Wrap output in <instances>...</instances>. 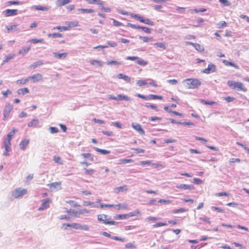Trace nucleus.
Returning <instances> with one entry per match:
<instances>
[{"mask_svg":"<svg viewBox=\"0 0 249 249\" xmlns=\"http://www.w3.org/2000/svg\"><path fill=\"white\" fill-rule=\"evenodd\" d=\"M27 193V190L22 188H18L15 189L12 193V196L15 198L22 197Z\"/></svg>","mask_w":249,"mask_h":249,"instance_id":"3","label":"nucleus"},{"mask_svg":"<svg viewBox=\"0 0 249 249\" xmlns=\"http://www.w3.org/2000/svg\"><path fill=\"white\" fill-rule=\"evenodd\" d=\"M17 92L19 94L24 95L28 93L29 92V90L27 88H24L18 89Z\"/></svg>","mask_w":249,"mask_h":249,"instance_id":"28","label":"nucleus"},{"mask_svg":"<svg viewBox=\"0 0 249 249\" xmlns=\"http://www.w3.org/2000/svg\"><path fill=\"white\" fill-rule=\"evenodd\" d=\"M3 147L4 148V151L3 155L4 156L9 155V152L11 151V140L9 138H5L3 142Z\"/></svg>","mask_w":249,"mask_h":249,"instance_id":"5","label":"nucleus"},{"mask_svg":"<svg viewBox=\"0 0 249 249\" xmlns=\"http://www.w3.org/2000/svg\"><path fill=\"white\" fill-rule=\"evenodd\" d=\"M107 64L108 65H116V66H119L122 64L121 62L116 61V60H110L108 61L107 62Z\"/></svg>","mask_w":249,"mask_h":249,"instance_id":"34","label":"nucleus"},{"mask_svg":"<svg viewBox=\"0 0 249 249\" xmlns=\"http://www.w3.org/2000/svg\"><path fill=\"white\" fill-rule=\"evenodd\" d=\"M50 202V200L49 198H45L42 200L41 206L38 208L39 211H42L49 207V203Z\"/></svg>","mask_w":249,"mask_h":249,"instance_id":"10","label":"nucleus"},{"mask_svg":"<svg viewBox=\"0 0 249 249\" xmlns=\"http://www.w3.org/2000/svg\"><path fill=\"white\" fill-rule=\"evenodd\" d=\"M154 45L156 47L162 48L163 49H166V46L164 43H156L154 44Z\"/></svg>","mask_w":249,"mask_h":249,"instance_id":"58","label":"nucleus"},{"mask_svg":"<svg viewBox=\"0 0 249 249\" xmlns=\"http://www.w3.org/2000/svg\"><path fill=\"white\" fill-rule=\"evenodd\" d=\"M227 84L230 87L234 89L243 91H246L247 90V89L241 82L229 80L228 81Z\"/></svg>","mask_w":249,"mask_h":249,"instance_id":"2","label":"nucleus"},{"mask_svg":"<svg viewBox=\"0 0 249 249\" xmlns=\"http://www.w3.org/2000/svg\"><path fill=\"white\" fill-rule=\"evenodd\" d=\"M223 63L226 66H230L234 67L236 69H237L238 68V66L234 63L231 62H229L226 60H223Z\"/></svg>","mask_w":249,"mask_h":249,"instance_id":"38","label":"nucleus"},{"mask_svg":"<svg viewBox=\"0 0 249 249\" xmlns=\"http://www.w3.org/2000/svg\"><path fill=\"white\" fill-rule=\"evenodd\" d=\"M199 220L203 221L205 222H206L209 224H211V221L210 220V218H207V217H199Z\"/></svg>","mask_w":249,"mask_h":249,"instance_id":"64","label":"nucleus"},{"mask_svg":"<svg viewBox=\"0 0 249 249\" xmlns=\"http://www.w3.org/2000/svg\"><path fill=\"white\" fill-rule=\"evenodd\" d=\"M71 2V0H57L56 3L58 7H60L67 4Z\"/></svg>","mask_w":249,"mask_h":249,"instance_id":"20","label":"nucleus"},{"mask_svg":"<svg viewBox=\"0 0 249 249\" xmlns=\"http://www.w3.org/2000/svg\"><path fill=\"white\" fill-rule=\"evenodd\" d=\"M29 80H32L33 83L40 81L43 79L42 75L40 73H36L28 77Z\"/></svg>","mask_w":249,"mask_h":249,"instance_id":"8","label":"nucleus"},{"mask_svg":"<svg viewBox=\"0 0 249 249\" xmlns=\"http://www.w3.org/2000/svg\"><path fill=\"white\" fill-rule=\"evenodd\" d=\"M84 170H85V173L87 175H91L95 172V170L93 169H88L87 168H84Z\"/></svg>","mask_w":249,"mask_h":249,"instance_id":"60","label":"nucleus"},{"mask_svg":"<svg viewBox=\"0 0 249 249\" xmlns=\"http://www.w3.org/2000/svg\"><path fill=\"white\" fill-rule=\"evenodd\" d=\"M149 100L150 99H162L163 97L162 96H158L157 95L150 94L148 95Z\"/></svg>","mask_w":249,"mask_h":249,"instance_id":"47","label":"nucleus"},{"mask_svg":"<svg viewBox=\"0 0 249 249\" xmlns=\"http://www.w3.org/2000/svg\"><path fill=\"white\" fill-rule=\"evenodd\" d=\"M53 160L55 163H57L60 164H63L62 162L61 161V158L59 157L54 156Z\"/></svg>","mask_w":249,"mask_h":249,"instance_id":"61","label":"nucleus"},{"mask_svg":"<svg viewBox=\"0 0 249 249\" xmlns=\"http://www.w3.org/2000/svg\"><path fill=\"white\" fill-rule=\"evenodd\" d=\"M139 38L142 40L144 42H148L153 40V37L140 36Z\"/></svg>","mask_w":249,"mask_h":249,"instance_id":"40","label":"nucleus"},{"mask_svg":"<svg viewBox=\"0 0 249 249\" xmlns=\"http://www.w3.org/2000/svg\"><path fill=\"white\" fill-rule=\"evenodd\" d=\"M64 226H66L67 227H71L75 229H81V224L79 223H72V224H65L63 225Z\"/></svg>","mask_w":249,"mask_h":249,"instance_id":"18","label":"nucleus"},{"mask_svg":"<svg viewBox=\"0 0 249 249\" xmlns=\"http://www.w3.org/2000/svg\"><path fill=\"white\" fill-rule=\"evenodd\" d=\"M114 218L116 219H127V214H117L114 216Z\"/></svg>","mask_w":249,"mask_h":249,"instance_id":"44","label":"nucleus"},{"mask_svg":"<svg viewBox=\"0 0 249 249\" xmlns=\"http://www.w3.org/2000/svg\"><path fill=\"white\" fill-rule=\"evenodd\" d=\"M142 23H144L149 25L152 26L154 25V22L149 18H145V19L143 18V21L142 22Z\"/></svg>","mask_w":249,"mask_h":249,"instance_id":"51","label":"nucleus"},{"mask_svg":"<svg viewBox=\"0 0 249 249\" xmlns=\"http://www.w3.org/2000/svg\"><path fill=\"white\" fill-rule=\"evenodd\" d=\"M49 130L52 134L56 133L59 131L58 129L55 127H50Z\"/></svg>","mask_w":249,"mask_h":249,"instance_id":"63","label":"nucleus"},{"mask_svg":"<svg viewBox=\"0 0 249 249\" xmlns=\"http://www.w3.org/2000/svg\"><path fill=\"white\" fill-rule=\"evenodd\" d=\"M216 71V67L214 65L211 64H209L207 67V68L205 69L203 71V72L209 74L212 72H215Z\"/></svg>","mask_w":249,"mask_h":249,"instance_id":"11","label":"nucleus"},{"mask_svg":"<svg viewBox=\"0 0 249 249\" xmlns=\"http://www.w3.org/2000/svg\"><path fill=\"white\" fill-rule=\"evenodd\" d=\"M201 103L204 105H213L217 104L216 102L211 101H206L204 100H202L201 101Z\"/></svg>","mask_w":249,"mask_h":249,"instance_id":"46","label":"nucleus"},{"mask_svg":"<svg viewBox=\"0 0 249 249\" xmlns=\"http://www.w3.org/2000/svg\"><path fill=\"white\" fill-rule=\"evenodd\" d=\"M189 43L192 44L198 51L203 52L204 50L203 47L199 45V44L191 42H190Z\"/></svg>","mask_w":249,"mask_h":249,"instance_id":"26","label":"nucleus"},{"mask_svg":"<svg viewBox=\"0 0 249 249\" xmlns=\"http://www.w3.org/2000/svg\"><path fill=\"white\" fill-rule=\"evenodd\" d=\"M187 211V209L183 208H179L178 209L174 210L172 211V213H183V212H186Z\"/></svg>","mask_w":249,"mask_h":249,"instance_id":"48","label":"nucleus"},{"mask_svg":"<svg viewBox=\"0 0 249 249\" xmlns=\"http://www.w3.org/2000/svg\"><path fill=\"white\" fill-rule=\"evenodd\" d=\"M13 109V106L10 103H7L3 111V120H7L9 116L10 113Z\"/></svg>","mask_w":249,"mask_h":249,"instance_id":"6","label":"nucleus"},{"mask_svg":"<svg viewBox=\"0 0 249 249\" xmlns=\"http://www.w3.org/2000/svg\"><path fill=\"white\" fill-rule=\"evenodd\" d=\"M134 160L131 159H121L119 160V164H126L128 163H132Z\"/></svg>","mask_w":249,"mask_h":249,"instance_id":"25","label":"nucleus"},{"mask_svg":"<svg viewBox=\"0 0 249 249\" xmlns=\"http://www.w3.org/2000/svg\"><path fill=\"white\" fill-rule=\"evenodd\" d=\"M29 139H25L22 140L19 144V148L23 151L25 150L27 146L29 144Z\"/></svg>","mask_w":249,"mask_h":249,"instance_id":"13","label":"nucleus"},{"mask_svg":"<svg viewBox=\"0 0 249 249\" xmlns=\"http://www.w3.org/2000/svg\"><path fill=\"white\" fill-rule=\"evenodd\" d=\"M94 149L96 151L98 152L103 155L108 154L110 153V151L108 150H105V149H100V148H99L97 147H94Z\"/></svg>","mask_w":249,"mask_h":249,"instance_id":"31","label":"nucleus"},{"mask_svg":"<svg viewBox=\"0 0 249 249\" xmlns=\"http://www.w3.org/2000/svg\"><path fill=\"white\" fill-rule=\"evenodd\" d=\"M15 57H16V54L14 53H10L8 55H5L3 57L2 65L5 63H8L12 59H14Z\"/></svg>","mask_w":249,"mask_h":249,"instance_id":"14","label":"nucleus"},{"mask_svg":"<svg viewBox=\"0 0 249 249\" xmlns=\"http://www.w3.org/2000/svg\"><path fill=\"white\" fill-rule=\"evenodd\" d=\"M126 60H129L132 61L137 60L136 63L139 65L145 66L147 64V62L143 59L140 58L138 56H127L126 58Z\"/></svg>","mask_w":249,"mask_h":249,"instance_id":"7","label":"nucleus"},{"mask_svg":"<svg viewBox=\"0 0 249 249\" xmlns=\"http://www.w3.org/2000/svg\"><path fill=\"white\" fill-rule=\"evenodd\" d=\"M111 125L120 128H121L123 126L122 124L119 122H112Z\"/></svg>","mask_w":249,"mask_h":249,"instance_id":"62","label":"nucleus"},{"mask_svg":"<svg viewBox=\"0 0 249 249\" xmlns=\"http://www.w3.org/2000/svg\"><path fill=\"white\" fill-rule=\"evenodd\" d=\"M135 96L139 98H140L143 100H149L148 96H144V95H143L139 94V93L136 94Z\"/></svg>","mask_w":249,"mask_h":249,"instance_id":"59","label":"nucleus"},{"mask_svg":"<svg viewBox=\"0 0 249 249\" xmlns=\"http://www.w3.org/2000/svg\"><path fill=\"white\" fill-rule=\"evenodd\" d=\"M86 2L89 4H97L99 5L101 4V0H85Z\"/></svg>","mask_w":249,"mask_h":249,"instance_id":"43","label":"nucleus"},{"mask_svg":"<svg viewBox=\"0 0 249 249\" xmlns=\"http://www.w3.org/2000/svg\"><path fill=\"white\" fill-rule=\"evenodd\" d=\"M127 26L131 27L132 28L137 29H141V27H142V26H140L139 25H136L135 24H132L130 23H128L127 24Z\"/></svg>","mask_w":249,"mask_h":249,"instance_id":"56","label":"nucleus"},{"mask_svg":"<svg viewBox=\"0 0 249 249\" xmlns=\"http://www.w3.org/2000/svg\"><path fill=\"white\" fill-rule=\"evenodd\" d=\"M186 87L189 89L198 88L201 85V81L197 78H188L183 81Z\"/></svg>","mask_w":249,"mask_h":249,"instance_id":"1","label":"nucleus"},{"mask_svg":"<svg viewBox=\"0 0 249 249\" xmlns=\"http://www.w3.org/2000/svg\"><path fill=\"white\" fill-rule=\"evenodd\" d=\"M132 127L136 131H137L140 134L144 135L145 132L144 130L142 128L141 125L138 123H133L131 124Z\"/></svg>","mask_w":249,"mask_h":249,"instance_id":"9","label":"nucleus"},{"mask_svg":"<svg viewBox=\"0 0 249 249\" xmlns=\"http://www.w3.org/2000/svg\"><path fill=\"white\" fill-rule=\"evenodd\" d=\"M78 11L81 12V13H92L94 12V10L92 9H84L80 8L78 9Z\"/></svg>","mask_w":249,"mask_h":249,"instance_id":"33","label":"nucleus"},{"mask_svg":"<svg viewBox=\"0 0 249 249\" xmlns=\"http://www.w3.org/2000/svg\"><path fill=\"white\" fill-rule=\"evenodd\" d=\"M6 17L16 16L18 14V10L16 9H6L4 12Z\"/></svg>","mask_w":249,"mask_h":249,"instance_id":"16","label":"nucleus"},{"mask_svg":"<svg viewBox=\"0 0 249 249\" xmlns=\"http://www.w3.org/2000/svg\"><path fill=\"white\" fill-rule=\"evenodd\" d=\"M53 56L57 59L65 58L67 56V53H58L56 52H53Z\"/></svg>","mask_w":249,"mask_h":249,"instance_id":"17","label":"nucleus"},{"mask_svg":"<svg viewBox=\"0 0 249 249\" xmlns=\"http://www.w3.org/2000/svg\"><path fill=\"white\" fill-rule=\"evenodd\" d=\"M17 25L14 24L11 26H8L6 27V29L7 30L8 32H10L11 30H16L17 28Z\"/></svg>","mask_w":249,"mask_h":249,"instance_id":"52","label":"nucleus"},{"mask_svg":"<svg viewBox=\"0 0 249 249\" xmlns=\"http://www.w3.org/2000/svg\"><path fill=\"white\" fill-rule=\"evenodd\" d=\"M118 101V100H125V101H129L130 100L129 98L126 96L122 94H119L117 96Z\"/></svg>","mask_w":249,"mask_h":249,"instance_id":"45","label":"nucleus"},{"mask_svg":"<svg viewBox=\"0 0 249 249\" xmlns=\"http://www.w3.org/2000/svg\"><path fill=\"white\" fill-rule=\"evenodd\" d=\"M137 84L140 87L144 86L147 84V83L146 82L145 80H139L137 81Z\"/></svg>","mask_w":249,"mask_h":249,"instance_id":"54","label":"nucleus"},{"mask_svg":"<svg viewBox=\"0 0 249 249\" xmlns=\"http://www.w3.org/2000/svg\"><path fill=\"white\" fill-rule=\"evenodd\" d=\"M18 131V130L15 128H13L12 130L7 134L6 138L12 140L13 136Z\"/></svg>","mask_w":249,"mask_h":249,"instance_id":"32","label":"nucleus"},{"mask_svg":"<svg viewBox=\"0 0 249 249\" xmlns=\"http://www.w3.org/2000/svg\"><path fill=\"white\" fill-rule=\"evenodd\" d=\"M219 1L223 6H229L231 5V2L228 0H219Z\"/></svg>","mask_w":249,"mask_h":249,"instance_id":"50","label":"nucleus"},{"mask_svg":"<svg viewBox=\"0 0 249 249\" xmlns=\"http://www.w3.org/2000/svg\"><path fill=\"white\" fill-rule=\"evenodd\" d=\"M114 208H116L118 210H119L121 209H127L128 206L125 203L118 204L114 205Z\"/></svg>","mask_w":249,"mask_h":249,"instance_id":"21","label":"nucleus"},{"mask_svg":"<svg viewBox=\"0 0 249 249\" xmlns=\"http://www.w3.org/2000/svg\"><path fill=\"white\" fill-rule=\"evenodd\" d=\"M227 26V23L225 21H221L216 24L218 28H223Z\"/></svg>","mask_w":249,"mask_h":249,"instance_id":"41","label":"nucleus"},{"mask_svg":"<svg viewBox=\"0 0 249 249\" xmlns=\"http://www.w3.org/2000/svg\"><path fill=\"white\" fill-rule=\"evenodd\" d=\"M38 120L37 118H35L28 123V126L29 127H36L38 125Z\"/></svg>","mask_w":249,"mask_h":249,"instance_id":"19","label":"nucleus"},{"mask_svg":"<svg viewBox=\"0 0 249 249\" xmlns=\"http://www.w3.org/2000/svg\"><path fill=\"white\" fill-rule=\"evenodd\" d=\"M115 191L116 193H119L120 192H124L127 190V186L124 185L122 186H120L118 187H116L115 188Z\"/></svg>","mask_w":249,"mask_h":249,"instance_id":"23","label":"nucleus"},{"mask_svg":"<svg viewBox=\"0 0 249 249\" xmlns=\"http://www.w3.org/2000/svg\"><path fill=\"white\" fill-rule=\"evenodd\" d=\"M6 4L8 6L13 5V4L20 5V4H21V2L19 1H9L8 2H7Z\"/></svg>","mask_w":249,"mask_h":249,"instance_id":"53","label":"nucleus"},{"mask_svg":"<svg viewBox=\"0 0 249 249\" xmlns=\"http://www.w3.org/2000/svg\"><path fill=\"white\" fill-rule=\"evenodd\" d=\"M97 218L99 221H102L106 225H113L117 223L114 221L110 220V218H107V215L106 214H99L97 216Z\"/></svg>","mask_w":249,"mask_h":249,"instance_id":"4","label":"nucleus"},{"mask_svg":"<svg viewBox=\"0 0 249 249\" xmlns=\"http://www.w3.org/2000/svg\"><path fill=\"white\" fill-rule=\"evenodd\" d=\"M43 64V62L42 60H39L37 62H35L33 63L31 65V67L33 69H36V68L40 66Z\"/></svg>","mask_w":249,"mask_h":249,"instance_id":"29","label":"nucleus"},{"mask_svg":"<svg viewBox=\"0 0 249 249\" xmlns=\"http://www.w3.org/2000/svg\"><path fill=\"white\" fill-rule=\"evenodd\" d=\"M50 6H43L41 5H34L32 6L31 9H34L36 10H41V11H47L50 9Z\"/></svg>","mask_w":249,"mask_h":249,"instance_id":"15","label":"nucleus"},{"mask_svg":"<svg viewBox=\"0 0 249 249\" xmlns=\"http://www.w3.org/2000/svg\"><path fill=\"white\" fill-rule=\"evenodd\" d=\"M48 36L49 37L52 38L62 37L63 35L62 34L59 33H53L48 34Z\"/></svg>","mask_w":249,"mask_h":249,"instance_id":"42","label":"nucleus"},{"mask_svg":"<svg viewBox=\"0 0 249 249\" xmlns=\"http://www.w3.org/2000/svg\"><path fill=\"white\" fill-rule=\"evenodd\" d=\"M60 185H61V182H53L52 183L49 184L48 186L51 188H55L57 187H59V189H60Z\"/></svg>","mask_w":249,"mask_h":249,"instance_id":"35","label":"nucleus"},{"mask_svg":"<svg viewBox=\"0 0 249 249\" xmlns=\"http://www.w3.org/2000/svg\"><path fill=\"white\" fill-rule=\"evenodd\" d=\"M103 1L101 0V4L98 5L99 6L100 9L105 12H108V13L110 12L111 11V9L108 7H105L103 6Z\"/></svg>","mask_w":249,"mask_h":249,"instance_id":"27","label":"nucleus"},{"mask_svg":"<svg viewBox=\"0 0 249 249\" xmlns=\"http://www.w3.org/2000/svg\"><path fill=\"white\" fill-rule=\"evenodd\" d=\"M90 63L91 65H98L101 67L103 66V62L101 61L97 60H91L90 61Z\"/></svg>","mask_w":249,"mask_h":249,"instance_id":"37","label":"nucleus"},{"mask_svg":"<svg viewBox=\"0 0 249 249\" xmlns=\"http://www.w3.org/2000/svg\"><path fill=\"white\" fill-rule=\"evenodd\" d=\"M83 205L85 206H91L93 208H99V205L97 204H95L94 202L89 201H84L83 202Z\"/></svg>","mask_w":249,"mask_h":249,"instance_id":"22","label":"nucleus"},{"mask_svg":"<svg viewBox=\"0 0 249 249\" xmlns=\"http://www.w3.org/2000/svg\"><path fill=\"white\" fill-rule=\"evenodd\" d=\"M176 187L178 189H182V190H194L195 189L194 187L192 185H188L185 184H181L180 185H178L176 186Z\"/></svg>","mask_w":249,"mask_h":249,"instance_id":"12","label":"nucleus"},{"mask_svg":"<svg viewBox=\"0 0 249 249\" xmlns=\"http://www.w3.org/2000/svg\"><path fill=\"white\" fill-rule=\"evenodd\" d=\"M29 42L33 43V44H36L37 43H42L43 42V39H32L29 40Z\"/></svg>","mask_w":249,"mask_h":249,"instance_id":"49","label":"nucleus"},{"mask_svg":"<svg viewBox=\"0 0 249 249\" xmlns=\"http://www.w3.org/2000/svg\"><path fill=\"white\" fill-rule=\"evenodd\" d=\"M55 29L59 30L60 31H62V30L64 31H67V30H69V28L68 27H66V26H58L53 27V30H55Z\"/></svg>","mask_w":249,"mask_h":249,"instance_id":"55","label":"nucleus"},{"mask_svg":"<svg viewBox=\"0 0 249 249\" xmlns=\"http://www.w3.org/2000/svg\"><path fill=\"white\" fill-rule=\"evenodd\" d=\"M30 47L23 48L18 51V54H21L22 55H24L30 50Z\"/></svg>","mask_w":249,"mask_h":249,"instance_id":"24","label":"nucleus"},{"mask_svg":"<svg viewBox=\"0 0 249 249\" xmlns=\"http://www.w3.org/2000/svg\"><path fill=\"white\" fill-rule=\"evenodd\" d=\"M29 80L28 77L25 79H21L18 80L16 81V83H17V84L19 85H24L26 83H27L29 81Z\"/></svg>","mask_w":249,"mask_h":249,"instance_id":"36","label":"nucleus"},{"mask_svg":"<svg viewBox=\"0 0 249 249\" xmlns=\"http://www.w3.org/2000/svg\"><path fill=\"white\" fill-rule=\"evenodd\" d=\"M67 212L73 216L79 217V216L78 215V211H75L74 210L70 209L69 210H68Z\"/></svg>","mask_w":249,"mask_h":249,"instance_id":"39","label":"nucleus"},{"mask_svg":"<svg viewBox=\"0 0 249 249\" xmlns=\"http://www.w3.org/2000/svg\"><path fill=\"white\" fill-rule=\"evenodd\" d=\"M89 213V211L86 209H81L78 211V215L80 214H87Z\"/></svg>","mask_w":249,"mask_h":249,"instance_id":"57","label":"nucleus"},{"mask_svg":"<svg viewBox=\"0 0 249 249\" xmlns=\"http://www.w3.org/2000/svg\"><path fill=\"white\" fill-rule=\"evenodd\" d=\"M140 214H141V213L139 211L135 210L134 211L131 212L127 214V218H128L130 217L135 216H137L138 215H140Z\"/></svg>","mask_w":249,"mask_h":249,"instance_id":"30","label":"nucleus"}]
</instances>
